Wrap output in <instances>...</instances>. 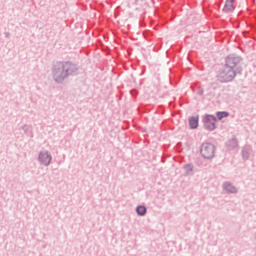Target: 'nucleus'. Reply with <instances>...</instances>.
Wrapping results in <instances>:
<instances>
[{
  "label": "nucleus",
  "instance_id": "8",
  "mask_svg": "<svg viewBox=\"0 0 256 256\" xmlns=\"http://www.w3.org/2000/svg\"><path fill=\"white\" fill-rule=\"evenodd\" d=\"M225 189L228 193H237V188L229 183L225 184Z\"/></svg>",
  "mask_w": 256,
  "mask_h": 256
},
{
  "label": "nucleus",
  "instance_id": "11",
  "mask_svg": "<svg viewBox=\"0 0 256 256\" xmlns=\"http://www.w3.org/2000/svg\"><path fill=\"white\" fill-rule=\"evenodd\" d=\"M184 169H185L187 175H189L190 173H193V165H191V164L184 166Z\"/></svg>",
  "mask_w": 256,
  "mask_h": 256
},
{
  "label": "nucleus",
  "instance_id": "9",
  "mask_svg": "<svg viewBox=\"0 0 256 256\" xmlns=\"http://www.w3.org/2000/svg\"><path fill=\"white\" fill-rule=\"evenodd\" d=\"M137 213L138 215H145V213H147V208H145V206H138Z\"/></svg>",
  "mask_w": 256,
  "mask_h": 256
},
{
  "label": "nucleus",
  "instance_id": "4",
  "mask_svg": "<svg viewBox=\"0 0 256 256\" xmlns=\"http://www.w3.org/2000/svg\"><path fill=\"white\" fill-rule=\"evenodd\" d=\"M235 0H226L223 11L224 13H231V11L235 10Z\"/></svg>",
  "mask_w": 256,
  "mask_h": 256
},
{
  "label": "nucleus",
  "instance_id": "3",
  "mask_svg": "<svg viewBox=\"0 0 256 256\" xmlns=\"http://www.w3.org/2000/svg\"><path fill=\"white\" fill-rule=\"evenodd\" d=\"M203 121L206 129L209 131H213V129H215V123H217V118L215 116L206 115Z\"/></svg>",
  "mask_w": 256,
  "mask_h": 256
},
{
  "label": "nucleus",
  "instance_id": "10",
  "mask_svg": "<svg viewBox=\"0 0 256 256\" xmlns=\"http://www.w3.org/2000/svg\"><path fill=\"white\" fill-rule=\"evenodd\" d=\"M225 117H229V113H227V112H218V113H217V118H218L219 120L225 119Z\"/></svg>",
  "mask_w": 256,
  "mask_h": 256
},
{
  "label": "nucleus",
  "instance_id": "2",
  "mask_svg": "<svg viewBox=\"0 0 256 256\" xmlns=\"http://www.w3.org/2000/svg\"><path fill=\"white\" fill-rule=\"evenodd\" d=\"M201 154L205 159L213 158V155H215V146L209 143L203 144L201 148Z\"/></svg>",
  "mask_w": 256,
  "mask_h": 256
},
{
  "label": "nucleus",
  "instance_id": "7",
  "mask_svg": "<svg viewBox=\"0 0 256 256\" xmlns=\"http://www.w3.org/2000/svg\"><path fill=\"white\" fill-rule=\"evenodd\" d=\"M189 125L191 129H197L199 127V116L190 118Z\"/></svg>",
  "mask_w": 256,
  "mask_h": 256
},
{
  "label": "nucleus",
  "instance_id": "1",
  "mask_svg": "<svg viewBox=\"0 0 256 256\" xmlns=\"http://www.w3.org/2000/svg\"><path fill=\"white\" fill-rule=\"evenodd\" d=\"M235 77V71L231 66H227L224 72H221L219 75V80L221 83H227V81H231Z\"/></svg>",
  "mask_w": 256,
  "mask_h": 256
},
{
  "label": "nucleus",
  "instance_id": "6",
  "mask_svg": "<svg viewBox=\"0 0 256 256\" xmlns=\"http://www.w3.org/2000/svg\"><path fill=\"white\" fill-rule=\"evenodd\" d=\"M226 63L228 65H237L239 63H241V59L238 58V57H235V56H229L227 59H226Z\"/></svg>",
  "mask_w": 256,
  "mask_h": 256
},
{
  "label": "nucleus",
  "instance_id": "5",
  "mask_svg": "<svg viewBox=\"0 0 256 256\" xmlns=\"http://www.w3.org/2000/svg\"><path fill=\"white\" fill-rule=\"evenodd\" d=\"M39 159L43 165H49L51 163V155L48 152L40 153Z\"/></svg>",
  "mask_w": 256,
  "mask_h": 256
}]
</instances>
